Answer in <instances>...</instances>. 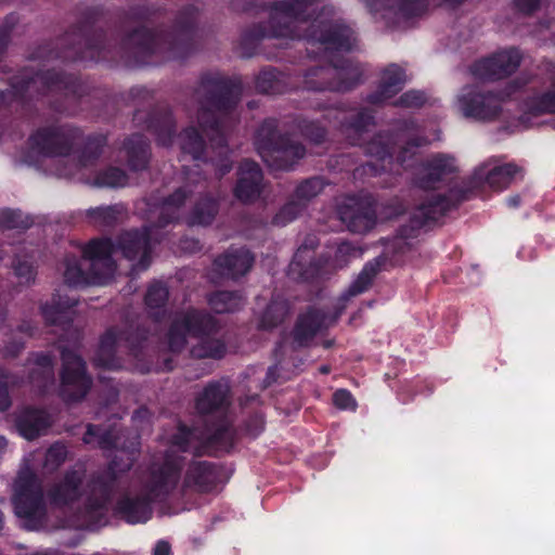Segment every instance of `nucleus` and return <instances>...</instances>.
<instances>
[{
	"label": "nucleus",
	"mask_w": 555,
	"mask_h": 555,
	"mask_svg": "<svg viewBox=\"0 0 555 555\" xmlns=\"http://www.w3.org/2000/svg\"><path fill=\"white\" fill-rule=\"evenodd\" d=\"M228 387L223 384L209 385L199 396L196 402L197 410L208 413L223 404L227 399Z\"/></svg>",
	"instance_id": "obj_24"
},
{
	"label": "nucleus",
	"mask_w": 555,
	"mask_h": 555,
	"mask_svg": "<svg viewBox=\"0 0 555 555\" xmlns=\"http://www.w3.org/2000/svg\"><path fill=\"white\" fill-rule=\"evenodd\" d=\"M446 207L443 201L439 199L435 204L428 206H422L420 211L426 220H435L437 215H441Z\"/></svg>",
	"instance_id": "obj_41"
},
{
	"label": "nucleus",
	"mask_w": 555,
	"mask_h": 555,
	"mask_svg": "<svg viewBox=\"0 0 555 555\" xmlns=\"http://www.w3.org/2000/svg\"><path fill=\"white\" fill-rule=\"evenodd\" d=\"M261 171L254 162H244L240 169V178L235 189L236 196L244 202L255 198L260 192Z\"/></svg>",
	"instance_id": "obj_14"
},
{
	"label": "nucleus",
	"mask_w": 555,
	"mask_h": 555,
	"mask_svg": "<svg viewBox=\"0 0 555 555\" xmlns=\"http://www.w3.org/2000/svg\"><path fill=\"white\" fill-rule=\"evenodd\" d=\"M50 425V417L43 411L31 410L23 413L17 420L21 436L31 440Z\"/></svg>",
	"instance_id": "obj_20"
},
{
	"label": "nucleus",
	"mask_w": 555,
	"mask_h": 555,
	"mask_svg": "<svg viewBox=\"0 0 555 555\" xmlns=\"http://www.w3.org/2000/svg\"><path fill=\"white\" fill-rule=\"evenodd\" d=\"M328 371H330L328 367L325 366V365L320 367V372L323 373V374L328 373Z\"/></svg>",
	"instance_id": "obj_57"
},
{
	"label": "nucleus",
	"mask_w": 555,
	"mask_h": 555,
	"mask_svg": "<svg viewBox=\"0 0 555 555\" xmlns=\"http://www.w3.org/2000/svg\"><path fill=\"white\" fill-rule=\"evenodd\" d=\"M117 440L118 438L114 437L113 441V436L108 433L99 437V444L103 448H107L111 444L117 446Z\"/></svg>",
	"instance_id": "obj_44"
},
{
	"label": "nucleus",
	"mask_w": 555,
	"mask_h": 555,
	"mask_svg": "<svg viewBox=\"0 0 555 555\" xmlns=\"http://www.w3.org/2000/svg\"><path fill=\"white\" fill-rule=\"evenodd\" d=\"M339 219L353 232H364L374 223L369 205L357 197H347L338 207Z\"/></svg>",
	"instance_id": "obj_12"
},
{
	"label": "nucleus",
	"mask_w": 555,
	"mask_h": 555,
	"mask_svg": "<svg viewBox=\"0 0 555 555\" xmlns=\"http://www.w3.org/2000/svg\"><path fill=\"white\" fill-rule=\"evenodd\" d=\"M380 145L382 140L372 142L369 146V153L383 163L390 164L392 160V152H390V149Z\"/></svg>",
	"instance_id": "obj_39"
},
{
	"label": "nucleus",
	"mask_w": 555,
	"mask_h": 555,
	"mask_svg": "<svg viewBox=\"0 0 555 555\" xmlns=\"http://www.w3.org/2000/svg\"><path fill=\"white\" fill-rule=\"evenodd\" d=\"M185 195L183 192H176L170 198H168L160 207V214H173L183 202Z\"/></svg>",
	"instance_id": "obj_40"
},
{
	"label": "nucleus",
	"mask_w": 555,
	"mask_h": 555,
	"mask_svg": "<svg viewBox=\"0 0 555 555\" xmlns=\"http://www.w3.org/2000/svg\"><path fill=\"white\" fill-rule=\"evenodd\" d=\"M60 176H68V175H72V171L69 170H66V169H61L59 170L57 172Z\"/></svg>",
	"instance_id": "obj_55"
},
{
	"label": "nucleus",
	"mask_w": 555,
	"mask_h": 555,
	"mask_svg": "<svg viewBox=\"0 0 555 555\" xmlns=\"http://www.w3.org/2000/svg\"><path fill=\"white\" fill-rule=\"evenodd\" d=\"M130 466V463H126L125 465H122L121 467H118L116 463H114V466L112 467L113 470L117 469V470H124L126 468H128Z\"/></svg>",
	"instance_id": "obj_51"
},
{
	"label": "nucleus",
	"mask_w": 555,
	"mask_h": 555,
	"mask_svg": "<svg viewBox=\"0 0 555 555\" xmlns=\"http://www.w3.org/2000/svg\"><path fill=\"white\" fill-rule=\"evenodd\" d=\"M464 0H446V2L450 5V7H455L457 4H460L461 2H463Z\"/></svg>",
	"instance_id": "obj_52"
},
{
	"label": "nucleus",
	"mask_w": 555,
	"mask_h": 555,
	"mask_svg": "<svg viewBox=\"0 0 555 555\" xmlns=\"http://www.w3.org/2000/svg\"><path fill=\"white\" fill-rule=\"evenodd\" d=\"M505 98L482 86H466L459 92L455 105L467 118L490 120L499 115Z\"/></svg>",
	"instance_id": "obj_5"
},
{
	"label": "nucleus",
	"mask_w": 555,
	"mask_h": 555,
	"mask_svg": "<svg viewBox=\"0 0 555 555\" xmlns=\"http://www.w3.org/2000/svg\"><path fill=\"white\" fill-rule=\"evenodd\" d=\"M313 3L314 0H294L280 3L274 9V18L287 24L301 22L302 14L312 11Z\"/></svg>",
	"instance_id": "obj_22"
},
{
	"label": "nucleus",
	"mask_w": 555,
	"mask_h": 555,
	"mask_svg": "<svg viewBox=\"0 0 555 555\" xmlns=\"http://www.w3.org/2000/svg\"><path fill=\"white\" fill-rule=\"evenodd\" d=\"M81 475L77 472L67 475L63 482L56 485L50 493V501L61 506L74 502L81 496L79 485Z\"/></svg>",
	"instance_id": "obj_21"
},
{
	"label": "nucleus",
	"mask_w": 555,
	"mask_h": 555,
	"mask_svg": "<svg viewBox=\"0 0 555 555\" xmlns=\"http://www.w3.org/2000/svg\"><path fill=\"white\" fill-rule=\"evenodd\" d=\"M180 461L167 455L164 462L154 463L144 481L142 493L137 499H127L120 509L130 524L145 522L151 518V502L162 499L173 491L178 485Z\"/></svg>",
	"instance_id": "obj_2"
},
{
	"label": "nucleus",
	"mask_w": 555,
	"mask_h": 555,
	"mask_svg": "<svg viewBox=\"0 0 555 555\" xmlns=\"http://www.w3.org/2000/svg\"><path fill=\"white\" fill-rule=\"evenodd\" d=\"M519 204V197L518 196H514V197H511L508 199V205L512 206V207H516L518 206Z\"/></svg>",
	"instance_id": "obj_47"
},
{
	"label": "nucleus",
	"mask_w": 555,
	"mask_h": 555,
	"mask_svg": "<svg viewBox=\"0 0 555 555\" xmlns=\"http://www.w3.org/2000/svg\"><path fill=\"white\" fill-rule=\"evenodd\" d=\"M27 162L49 159L51 165L63 162L69 155L72 144L66 134L59 130L43 129L29 138Z\"/></svg>",
	"instance_id": "obj_6"
},
{
	"label": "nucleus",
	"mask_w": 555,
	"mask_h": 555,
	"mask_svg": "<svg viewBox=\"0 0 555 555\" xmlns=\"http://www.w3.org/2000/svg\"><path fill=\"white\" fill-rule=\"evenodd\" d=\"M117 335L113 331L107 332L103 336L99 346V356L95 359L98 365L108 369H115L118 366L113 359L114 347L117 344Z\"/></svg>",
	"instance_id": "obj_25"
},
{
	"label": "nucleus",
	"mask_w": 555,
	"mask_h": 555,
	"mask_svg": "<svg viewBox=\"0 0 555 555\" xmlns=\"http://www.w3.org/2000/svg\"><path fill=\"white\" fill-rule=\"evenodd\" d=\"M95 436H98L96 428L94 426H89L83 440L86 443H92Z\"/></svg>",
	"instance_id": "obj_45"
},
{
	"label": "nucleus",
	"mask_w": 555,
	"mask_h": 555,
	"mask_svg": "<svg viewBox=\"0 0 555 555\" xmlns=\"http://www.w3.org/2000/svg\"><path fill=\"white\" fill-rule=\"evenodd\" d=\"M528 105L534 114H555V82L551 90L531 99Z\"/></svg>",
	"instance_id": "obj_28"
},
{
	"label": "nucleus",
	"mask_w": 555,
	"mask_h": 555,
	"mask_svg": "<svg viewBox=\"0 0 555 555\" xmlns=\"http://www.w3.org/2000/svg\"><path fill=\"white\" fill-rule=\"evenodd\" d=\"M521 54L516 49L502 50L490 57L482 59L472 66V75L481 81L504 78L514 73L520 65Z\"/></svg>",
	"instance_id": "obj_8"
},
{
	"label": "nucleus",
	"mask_w": 555,
	"mask_h": 555,
	"mask_svg": "<svg viewBox=\"0 0 555 555\" xmlns=\"http://www.w3.org/2000/svg\"><path fill=\"white\" fill-rule=\"evenodd\" d=\"M333 321L319 311H309L302 315L294 331L295 340L299 345L306 344L318 331L328 326Z\"/></svg>",
	"instance_id": "obj_18"
},
{
	"label": "nucleus",
	"mask_w": 555,
	"mask_h": 555,
	"mask_svg": "<svg viewBox=\"0 0 555 555\" xmlns=\"http://www.w3.org/2000/svg\"><path fill=\"white\" fill-rule=\"evenodd\" d=\"M62 392L66 400L75 401L85 397L90 388V378L85 374V365L76 353L63 352Z\"/></svg>",
	"instance_id": "obj_10"
},
{
	"label": "nucleus",
	"mask_w": 555,
	"mask_h": 555,
	"mask_svg": "<svg viewBox=\"0 0 555 555\" xmlns=\"http://www.w3.org/2000/svg\"><path fill=\"white\" fill-rule=\"evenodd\" d=\"M125 456L127 457V460H129L128 452L126 450L120 449L117 451L116 457L122 460Z\"/></svg>",
	"instance_id": "obj_49"
},
{
	"label": "nucleus",
	"mask_w": 555,
	"mask_h": 555,
	"mask_svg": "<svg viewBox=\"0 0 555 555\" xmlns=\"http://www.w3.org/2000/svg\"><path fill=\"white\" fill-rule=\"evenodd\" d=\"M348 249H349V246H348V245H346V244H343V245L339 247V253H344V251H346V250H348Z\"/></svg>",
	"instance_id": "obj_56"
},
{
	"label": "nucleus",
	"mask_w": 555,
	"mask_h": 555,
	"mask_svg": "<svg viewBox=\"0 0 555 555\" xmlns=\"http://www.w3.org/2000/svg\"><path fill=\"white\" fill-rule=\"evenodd\" d=\"M170 554V545L165 541H159L155 547L153 555H169Z\"/></svg>",
	"instance_id": "obj_43"
},
{
	"label": "nucleus",
	"mask_w": 555,
	"mask_h": 555,
	"mask_svg": "<svg viewBox=\"0 0 555 555\" xmlns=\"http://www.w3.org/2000/svg\"><path fill=\"white\" fill-rule=\"evenodd\" d=\"M14 489V511L21 525L28 530L41 528L44 516L42 491L36 476L28 467L20 470Z\"/></svg>",
	"instance_id": "obj_4"
},
{
	"label": "nucleus",
	"mask_w": 555,
	"mask_h": 555,
	"mask_svg": "<svg viewBox=\"0 0 555 555\" xmlns=\"http://www.w3.org/2000/svg\"><path fill=\"white\" fill-rule=\"evenodd\" d=\"M42 311H43L44 318L49 322H51V323L56 322V318L53 317V312L49 307H43Z\"/></svg>",
	"instance_id": "obj_46"
},
{
	"label": "nucleus",
	"mask_w": 555,
	"mask_h": 555,
	"mask_svg": "<svg viewBox=\"0 0 555 555\" xmlns=\"http://www.w3.org/2000/svg\"><path fill=\"white\" fill-rule=\"evenodd\" d=\"M215 324L209 315H203L195 311L178 317L169 333L168 346L172 351L181 350L188 337L198 339V345L192 347V354L196 358H220L224 353V346L219 340L202 334H207Z\"/></svg>",
	"instance_id": "obj_3"
},
{
	"label": "nucleus",
	"mask_w": 555,
	"mask_h": 555,
	"mask_svg": "<svg viewBox=\"0 0 555 555\" xmlns=\"http://www.w3.org/2000/svg\"><path fill=\"white\" fill-rule=\"evenodd\" d=\"M301 207L297 203H289L285 205L275 216L274 222L284 225L293 221L300 212Z\"/></svg>",
	"instance_id": "obj_36"
},
{
	"label": "nucleus",
	"mask_w": 555,
	"mask_h": 555,
	"mask_svg": "<svg viewBox=\"0 0 555 555\" xmlns=\"http://www.w3.org/2000/svg\"><path fill=\"white\" fill-rule=\"evenodd\" d=\"M182 150L197 159L203 150V140L196 129L189 128L181 135Z\"/></svg>",
	"instance_id": "obj_29"
},
{
	"label": "nucleus",
	"mask_w": 555,
	"mask_h": 555,
	"mask_svg": "<svg viewBox=\"0 0 555 555\" xmlns=\"http://www.w3.org/2000/svg\"><path fill=\"white\" fill-rule=\"evenodd\" d=\"M349 87H350L349 85H335V86H331L330 88L335 89V90H345V89H348Z\"/></svg>",
	"instance_id": "obj_50"
},
{
	"label": "nucleus",
	"mask_w": 555,
	"mask_h": 555,
	"mask_svg": "<svg viewBox=\"0 0 555 555\" xmlns=\"http://www.w3.org/2000/svg\"><path fill=\"white\" fill-rule=\"evenodd\" d=\"M287 304L283 300H274L267 308L261 321L263 327H271L283 320L287 313Z\"/></svg>",
	"instance_id": "obj_30"
},
{
	"label": "nucleus",
	"mask_w": 555,
	"mask_h": 555,
	"mask_svg": "<svg viewBox=\"0 0 555 555\" xmlns=\"http://www.w3.org/2000/svg\"><path fill=\"white\" fill-rule=\"evenodd\" d=\"M425 95L421 91L412 90L401 95L399 104L405 107L421 106L425 102Z\"/></svg>",
	"instance_id": "obj_38"
},
{
	"label": "nucleus",
	"mask_w": 555,
	"mask_h": 555,
	"mask_svg": "<svg viewBox=\"0 0 555 555\" xmlns=\"http://www.w3.org/2000/svg\"><path fill=\"white\" fill-rule=\"evenodd\" d=\"M376 269L373 264H366L357 280L350 285L349 293L354 296L363 293L371 285Z\"/></svg>",
	"instance_id": "obj_31"
},
{
	"label": "nucleus",
	"mask_w": 555,
	"mask_h": 555,
	"mask_svg": "<svg viewBox=\"0 0 555 555\" xmlns=\"http://www.w3.org/2000/svg\"><path fill=\"white\" fill-rule=\"evenodd\" d=\"M274 125L272 121L264 124L257 134V150L262 159L270 166L276 169H289L294 162H287L289 158L299 159L305 155V149L299 145H289L285 147H278L273 144L275 138L273 131Z\"/></svg>",
	"instance_id": "obj_7"
},
{
	"label": "nucleus",
	"mask_w": 555,
	"mask_h": 555,
	"mask_svg": "<svg viewBox=\"0 0 555 555\" xmlns=\"http://www.w3.org/2000/svg\"><path fill=\"white\" fill-rule=\"evenodd\" d=\"M209 302L216 312L223 313L238 309L242 305V297L230 292H219L210 297Z\"/></svg>",
	"instance_id": "obj_26"
},
{
	"label": "nucleus",
	"mask_w": 555,
	"mask_h": 555,
	"mask_svg": "<svg viewBox=\"0 0 555 555\" xmlns=\"http://www.w3.org/2000/svg\"><path fill=\"white\" fill-rule=\"evenodd\" d=\"M374 14L383 11V17L393 15L411 16L425 8V0H364Z\"/></svg>",
	"instance_id": "obj_13"
},
{
	"label": "nucleus",
	"mask_w": 555,
	"mask_h": 555,
	"mask_svg": "<svg viewBox=\"0 0 555 555\" xmlns=\"http://www.w3.org/2000/svg\"><path fill=\"white\" fill-rule=\"evenodd\" d=\"M5 444H7L5 439L1 437V438H0V449L4 448V447H5Z\"/></svg>",
	"instance_id": "obj_58"
},
{
	"label": "nucleus",
	"mask_w": 555,
	"mask_h": 555,
	"mask_svg": "<svg viewBox=\"0 0 555 555\" xmlns=\"http://www.w3.org/2000/svg\"><path fill=\"white\" fill-rule=\"evenodd\" d=\"M515 4L520 11L531 12L538 7L539 0H515Z\"/></svg>",
	"instance_id": "obj_42"
},
{
	"label": "nucleus",
	"mask_w": 555,
	"mask_h": 555,
	"mask_svg": "<svg viewBox=\"0 0 555 555\" xmlns=\"http://www.w3.org/2000/svg\"><path fill=\"white\" fill-rule=\"evenodd\" d=\"M311 26L314 30L309 35V38L325 44L326 50L349 51L356 42L353 33L349 27L334 23L323 17V15H318Z\"/></svg>",
	"instance_id": "obj_9"
},
{
	"label": "nucleus",
	"mask_w": 555,
	"mask_h": 555,
	"mask_svg": "<svg viewBox=\"0 0 555 555\" xmlns=\"http://www.w3.org/2000/svg\"><path fill=\"white\" fill-rule=\"evenodd\" d=\"M66 448L63 444H54L48 451L46 455L44 467L53 469L57 467L66 457Z\"/></svg>",
	"instance_id": "obj_35"
},
{
	"label": "nucleus",
	"mask_w": 555,
	"mask_h": 555,
	"mask_svg": "<svg viewBox=\"0 0 555 555\" xmlns=\"http://www.w3.org/2000/svg\"><path fill=\"white\" fill-rule=\"evenodd\" d=\"M457 168L454 157L449 155L433 156L422 168L421 185L429 188L431 183L452 173Z\"/></svg>",
	"instance_id": "obj_15"
},
{
	"label": "nucleus",
	"mask_w": 555,
	"mask_h": 555,
	"mask_svg": "<svg viewBox=\"0 0 555 555\" xmlns=\"http://www.w3.org/2000/svg\"><path fill=\"white\" fill-rule=\"evenodd\" d=\"M127 176L124 171L113 168L101 173L96 179L100 186L119 188L127 184Z\"/></svg>",
	"instance_id": "obj_32"
},
{
	"label": "nucleus",
	"mask_w": 555,
	"mask_h": 555,
	"mask_svg": "<svg viewBox=\"0 0 555 555\" xmlns=\"http://www.w3.org/2000/svg\"><path fill=\"white\" fill-rule=\"evenodd\" d=\"M406 81V76L402 68L397 65H390L383 72L379 92L372 96L373 103L383 102L397 93Z\"/></svg>",
	"instance_id": "obj_19"
},
{
	"label": "nucleus",
	"mask_w": 555,
	"mask_h": 555,
	"mask_svg": "<svg viewBox=\"0 0 555 555\" xmlns=\"http://www.w3.org/2000/svg\"><path fill=\"white\" fill-rule=\"evenodd\" d=\"M168 297V291L162 283L151 285L146 294V305L150 308L160 307Z\"/></svg>",
	"instance_id": "obj_33"
},
{
	"label": "nucleus",
	"mask_w": 555,
	"mask_h": 555,
	"mask_svg": "<svg viewBox=\"0 0 555 555\" xmlns=\"http://www.w3.org/2000/svg\"><path fill=\"white\" fill-rule=\"evenodd\" d=\"M216 480V473L205 462L192 463L185 474L183 488L197 492L209 491Z\"/></svg>",
	"instance_id": "obj_16"
},
{
	"label": "nucleus",
	"mask_w": 555,
	"mask_h": 555,
	"mask_svg": "<svg viewBox=\"0 0 555 555\" xmlns=\"http://www.w3.org/2000/svg\"><path fill=\"white\" fill-rule=\"evenodd\" d=\"M435 139H437V137H434V138H433V140H435ZM430 141H431V139H424V140H422V141H420V142L415 143V145H416V146H421V145L426 144V143H428V142H430Z\"/></svg>",
	"instance_id": "obj_54"
},
{
	"label": "nucleus",
	"mask_w": 555,
	"mask_h": 555,
	"mask_svg": "<svg viewBox=\"0 0 555 555\" xmlns=\"http://www.w3.org/2000/svg\"><path fill=\"white\" fill-rule=\"evenodd\" d=\"M151 241V228L144 229L142 232L125 233L117 247L111 240L93 241L83 249V257L80 261L68 260L64 272L65 282L73 286L106 284L115 272L112 255L117 249L130 260L138 259L134 270H144L150 263Z\"/></svg>",
	"instance_id": "obj_1"
},
{
	"label": "nucleus",
	"mask_w": 555,
	"mask_h": 555,
	"mask_svg": "<svg viewBox=\"0 0 555 555\" xmlns=\"http://www.w3.org/2000/svg\"><path fill=\"white\" fill-rule=\"evenodd\" d=\"M311 250L307 247H300L289 264V274L294 279L309 280L319 274L315 264L310 263Z\"/></svg>",
	"instance_id": "obj_23"
},
{
	"label": "nucleus",
	"mask_w": 555,
	"mask_h": 555,
	"mask_svg": "<svg viewBox=\"0 0 555 555\" xmlns=\"http://www.w3.org/2000/svg\"><path fill=\"white\" fill-rule=\"evenodd\" d=\"M408 153V150H404L400 155H398V160H400L401 163H404L405 162V154Z\"/></svg>",
	"instance_id": "obj_53"
},
{
	"label": "nucleus",
	"mask_w": 555,
	"mask_h": 555,
	"mask_svg": "<svg viewBox=\"0 0 555 555\" xmlns=\"http://www.w3.org/2000/svg\"><path fill=\"white\" fill-rule=\"evenodd\" d=\"M323 189V183L320 179H310L301 183L296 194L299 199H309L318 195Z\"/></svg>",
	"instance_id": "obj_34"
},
{
	"label": "nucleus",
	"mask_w": 555,
	"mask_h": 555,
	"mask_svg": "<svg viewBox=\"0 0 555 555\" xmlns=\"http://www.w3.org/2000/svg\"><path fill=\"white\" fill-rule=\"evenodd\" d=\"M521 169L512 163L502 164L496 159H489L479 165L474 173L473 180L475 184H488L492 189H505Z\"/></svg>",
	"instance_id": "obj_11"
},
{
	"label": "nucleus",
	"mask_w": 555,
	"mask_h": 555,
	"mask_svg": "<svg viewBox=\"0 0 555 555\" xmlns=\"http://www.w3.org/2000/svg\"><path fill=\"white\" fill-rule=\"evenodd\" d=\"M333 402L335 406L341 410H354L357 405L352 395L345 389L335 391L333 395Z\"/></svg>",
	"instance_id": "obj_37"
},
{
	"label": "nucleus",
	"mask_w": 555,
	"mask_h": 555,
	"mask_svg": "<svg viewBox=\"0 0 555 555\" xmlns=\"http://www.w3.org/2000/svg\"><path fill=\"white\" fill-rule=\"evenodd\" d=\"M9 406V400L7 397L0 398V409L5 410Z\"/></svg>",
	"instance_id": "obj_48"
},
{
	"label": "nucleus",
	"mask_w": 555,
	"mask_h": 555,
	"mask_svg": "<svg viewBox=\"0 0 555 555\" xmlns=\"http://www.w3.org/2000/svg\"><path fill=\"white\" fill-rule=\"evenodd\" d=\"M253 256L247 249H234L219 257L216 261L217 267L223 274L231 278H237L245 274L251 267Z\"/></svg>",
	"instance_id": "obj_17"
},
{
	"label": "nucleus",
	"mask_w": 555,
	"mask_h": 555,
	"mask_svg": "<svg viewBox=\"0 0 555 555\" xmlns=\"http://www.w3.org/2000/svg\"><path fill=\"white\" fill-rule=\"evenodd\" d=\"M275 35H276V36H286V35H288V33H285V31H283V30H280V31H278Z\"/></svg>",
	"instance_id": "obj_59"
},
{
	"label": "nucleus",
	"mask_w": 555,
	"mask_h": 555,
	"mask_svg": "<svg viewBox=\"0 0 555 555\" xmlns=\"http://www.w3.org/2000/svg\"><path fill=\"white\" fill-rule=\"evenodd\" d=\"M216 203L205 199L197 204L188 219V223L192 225H206L210 223L216 215Z\"/></svg>",
	"instance_id": "obj_27"
}]
</instances>
